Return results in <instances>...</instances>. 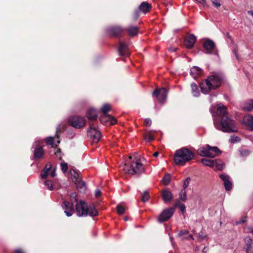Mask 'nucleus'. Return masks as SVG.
<instances>
[{
	"label": "nucleus",
	"mask_w": 253,
	"mask_h": 253,
	"mask_svg": "<svg viewBox=\"0 0 253 253\" xmlns=\"http://www.w3.org/2000/svg\"><path fill=\"white\" fill-rule=\"evenodd\" d=\"M213 118L215 128L224 132H234L238 131L235 121L230 118L226 107L219 104L210 110Z\"/></svg>",
	"instance_id": "1"
},
{
	"label": "nucleus",
	"mask_w": 253,
	"mask_h": 253,
	"mask_svg": "<svg viewBox=\"0 0 253 253\" xmlns=\"http://www.w3.org/2000/svg\"><path fill=\"white\" fill-rule=\"evenodd\" d=\"M224 79L222 74L215 73L208 77L200 84L201 92L204 94H208L212 89L220 86Z\"/></svg>",
	"instance_id": "2"
},
{
	"label": "nucleus",
	"mask_w": 253,
	"mask_h": 253,
	"mask_svg": "<svg viewBox=\"0 0 253 253\" xmlns=\"http://www.w3.org/2000/svg\"><path fill=\"white\" fill-rule=\"evenodd\" d=\"M132 157L129 156L126 163H123L120 165L122 170L128 174L133 175L134 174H140L144 170V167L138 159L131 161Z\"/></svg>",
	"instance_id": "3"
},
{
	"label": "nucleus",
	"mask_w": 253,
	"mask_h": 253,
	"mask_svg": "<svg viewBox=\"0 0 253 253\" xmlns=\"http://www.w3.org/2000/svg\"><path fill=\"white\" fill-rule=\"evenodd\" d=\"M194 157L192 152L186 148H182L176 151L174 160L175 164L179 166H184L187 162L190 161Z\"/></svg>",
	"instance_id": "4"
},
{
	"label": "nucleus",
	"mask_w": 253,
	"mask_h": 253,
	"mask_svg": "<svg viewBox=\"0 0 253 253\" xmlns=\"http://www.w3.org/2000/svg\"><path fill=\"white\" fill-rule=\"evenodd\" d=\"M222 152L216 146H211L207 144L205 147L198 149L197 153L202 157H208L213 158L221 155Z\"/></svg>",
	"instance_id": "5"
},
{
	"label": "nucleus",
	"mask_w": 253,
	"mask_h": 253,
	"mask_svg": "<svg viewBox=\"0 0 253 253\" xmlns=\"http://www.w3.org/2000/svg\"><path fill=\"white\" fill-rule=\"evenodd\" d=\"M77 194L75 192L72 193L70 195L71 203L64 201L62 204V208L64 210V212L68 217L72 216L74 212V207L78 202Z\"/></svg>",
	"instance_id": "6"
},
{
	"label": "nucleus",
	"mask_w": 253,
	"mask_h": 253,
	"mask_svg": "<svg viewBox=\"0 0 253 253\" xmlns=\"http://www.w3.org/2000/svg\"><path fill=\"white\" fill-rule=\"evenodd\" d=\"M42 140L36 139L32 146V152L34 159L37 160L41 159L44 154L43 145L41 144Z\"/></svg>",
	"instance_id": "7"
},
{
	"label": "nucleus",
	"mask_w": 253,
	"mask_h": 253,
	"mask_svg": "<svg viewBox=\"0 0 253 253\" xmlns=\"http://www.w3.org/2000/svg\"><path fill=\"white\" fill-rule=\"evenodd\" d=\"M70 125L76 128H80L84 126L86 124V120L84 117L73 116L69 119Z\"/></svg>",
	"instance_id": "8"
},
{
	"label": "nucleus",
	"mask_w": 253,
	"mask_h": 253,
	"mask_svg": "<svg viewBox=\"0 0 253 253\" xmlns=\"http://www.w3.org/2000/svg\"><path fill=\"white\" fill-rule=\"evenodd\" d=\"M77 214L78 216H86L88 214V208L87 204L84 201L77 203L76 206Z\"/></svg>",
	"instance_id": "9"
},
{
	"label": "nucleus",
	"mask_w": 253,
	"mask_h": 253,
	"mask_svg": "<svg viewBox=\"0 0 253 253\" xmlns=\"http://www.w3.org/2000/svg\"><path fill=\"white\" fill-rule=\"evenodd\" d=\"M173 208H169L164 210L159 215L158 220L160 223H163L169 219L174 212Z\"/></svg>",
	"instance_id": "10"
},
{
	"label": "nucleus",
	"mask_w": 253,
	"mask_h": 253,
	"mask_svg": "<svg viewBox=\"0 0 253 253\" xmlns=\"http://www.w3.org/2000/svg\"><path fill=\"white\" fill-rule=\"evenodd\" d=\"M88 135L92 138L94 142H98L101 137V132L93 124H90L89 128L87 130Z\"/></svg>",
	"instance_id": "11"
},
{
	"label": "nucleus",
	"mask_w": 253,
	"mask_h": 253,
	"mask_svg": "<svg viewBox=\"0 0 253 253\" xmlns=\"http://www.w3.org/2000/svg\"><path fill=\"white\" fill-rule=\"evenodd\" d=\"M153 96H155L161 103H163L167 96V90L164 87L157 88L153 92Z\"/></svg>",
	"instance_id": "12"
},
{
	"label": "nucleus",
	"mask_w": 253,
	"mask_h": 253,
	"mask_svg": "<svg viewBox=\"0 0 253 253\" xmlns=\"http://www.w3.org/2000/svg\"><path fill=\"white\" fill-rule=\"evenodd\" d=\"M124 32V29L120 26H112L107 29V33L109 35L115 37L121 35Z\"/></svg>",
	"instance_id": "13"
},
{
	"label": "nucleus",
	"mask_w": 253,
	"mask_h": 253,
	"mask_svg": "<svg viewBox=\"0 0 253 253\" xmlns=\"http://www.w3.org/2000/svg\"><path fill=\"white\" fill-rule=\"evenodd\" d=\"M118 52L121 56H128L129 52L128 51V45L125 42L120 41L119 42Z\"/></svg>",
	"instance_id": "14"
},
{
	"label": "nucleus",
	"mask_w": 253,
	"mask_h": 253,
	"mask_svg": "<svg viewBox=\"0 0 253 253\" xmlns=\"http://www.w3.org/2000/svg\"><path fill=\"white\" fill-rule=\"evenodd\" d=\"M100 122L102 124H105L109 122L113 125L117 123V119L108 114H103L100 118Z\"/></svg>",
	"instance_id": "15"
},
{
	"label": "nucleus",
	"mask_w": 253,
	"mask_h": 253,
	"mask_svg": "<svg viewBox=\"0 0 253 253\" xmlns=\"http://www.w3.org/2000/svg\"><path fill=\"white\" fill-rule=\"evenodd\" d=\"M219 177L224 182V185L226 190H230L232 188V183L230 180V177L225 174H221L219 175Z\"/></svg>",
	"instance_id": "16"
},
{
	"label": "nucleus",
	"mask_w": 253,
	"mask_h": 253,
	"mask_svg": "<svg viewBox=\"0 0 253 253\" xmlns=\"http://www.w3.org/2000/svg\"><path fill=\"white\" fill-rule=\"evenodd\" d=\"M243 123L251 130L253 131V115L251 114L245 115L243 119Z\"/></svg>",
	"instance_id": "17"
},
{
	"label": "nucleus",
	"mask_w": 253,
	"mask_h": 253,
	"mask_svg": "<svg viewBox=\"0 0 253 253\" xmlns=\"http://www.w3.org/2000/svg\"><path fill=\"white\" fill-rule=\"evenodd\" d=\"M196 40L195 36L193 34H190L185 38L184 44L187 48H191L193 47Z\"/></svg>",
	"instance_id": "18"
},
{
	"label": "nucleus",
	"mask_w": 253,
	"mask_h": 253,
	"mask_svg": "<svg viewBox=\"0 0 253 253\" xmlns=\"http://www.w3.org/2000/svg\"><path fill=\"white\" fill-rule=\"evenodd\" d=\"M204 48L207 50V54H211L215 47L214 42L211 40L206 41L203 44Z\"/></svg>",
	"instance_id": "19"
},
{
	"label": "nucleus",
	"mask_w": 253,
	"mask_h": 253,
	"mask_svg": "<svg viewBox=\"0 0 253 253\" xmlns=\"http://www.w3.org/2000/svg\"><path fill=\"white\" fill-rule=\"evenodd\" d=\"M151 4L148 3L147 2H142L139 6V10L144 13L148 12L151 9Z\"/></svg>",
	"instance_id": "20"
},
{
	"label": "nucleus",
	"mask_w": 253,
	"mask_h": 253,
	"mask_svg": "<svg viewBox=\"0 0 253 253\" xmlns=\"http://www.w3.org/2000/svg\"><path fill=\"white\" fill-rule=\"evenodd\" d=\"M75 183L77 189L80 193H84L86 192L87 187L84 181L79 180Z\"/></svg>",
	"instance_id": "21"
},
{
	"label": "nucleus",
	"mask_w": 253,
	"mask_h": 253,
	"mask_svg": "<svg viewBox=\"0 0 253 253\" xmlns=\"http://www.w3.org/2000/svg\"><path fill=\"white\" fill-rule=\"evenodd\" d=\"M66 128V125L64 123H62L59 124L57 127H56V134L55 136V138L57 139V142L58 144L60 143V140H59L60 133L65 130Z\"/></svg>",
	"instance_id": "22"
},
{
	"label": "nucleus",
	"mask_w": 253,
	"mask_h": 253,
	"mask_svg": "<svg viewBox=\"0 0 253 253\" xmlns=\"http://www.w3.org/2000/svg\"><path fill=\"white\" fill-rule=\"evenodd\" d=\"M86 116L88 119L92 121H94L97 119V111L94 109L90 108L88 110L86 113Z\"/></svg>",
	"instance_id": "23"
},
{
	"label": "nucleus",
	"mask_w": 253,
	"mask_h": 253,
	"mask_svg": "<svg viewBox=\"0 0 253 253\" xmlns=\"http://www.w3.org/2000/svg\"><path fill=\"white\" fill-rule=\"evenodd\" d=\"M245 242L246 245V252L247 253H253V250H252V244L253 243L252 239L247 237L245 239Z\"/></svg>",
	"instance_id": "24"
},
{
	"label": "nucleus",
	"mask_w": 253,
	"mask_h": 253,
	"mask_svg": "<svg viewBox=\"0 0 253 253\" xmlns=\"http://www.w3.org/2000/svg\"><path fill=\"white\" fill-rule=\"evenodd\" d=\"M202 69L198 66H193L190 70V74L196 79L197 76L202 74Z\"/></svg>",
	"instance_id": "25"
},
{
	"label": "nucleus",
	"mask_w": 253,
	"mask_h": 253,
	"mask_svg": "<svg viewBox=\"0 0 253 253\" xmlns=\"http://www.w3.org/2000/svg\"><path fill=\"white\" fill-rule=\"evenodd\" d=\"M163 199L165 202H170L172 199L171 193L169 190H164L162 192Z\"/></svg>",
	"instance_id": "26"
},
{
	"label": "nucleus",
	"mask_w": 253,
	"mask_h": 253,
	"mask_svg": "<svg viewBox=\"0 0 253 253\" xmlns=\"http://www.w3.org/2000/svg\"><path fill=\"white\" fill-rule=\"evenodd\" d=\"M244 111H251L253 109V100H247L242 106Z\"/></svg>",
	"instance_id": "27"
},
{
	"label": "nucleus",
	"mask_w": 253,
	"mask_h": 253,
	"mask_svg": "<svg viewBox=\"0 0 253 253\" xmlns=\"http://www.w3.org/2000/svg\"><path fill=\"white\" fill-rule=\"evenodd\" d=\"M155 132L154 130H147L144 135L145 139L147 142H150L154 140V133Z\"/></svg>",
	"instance_id": "28"
},
{
	"label": "nucleus",
	"mask_w": 253,
	"mask_h": 253,
	"mask_svg": "<svg viewBox=\"0 0 253 253\" xmlns=\"http://www.w3.org/2000/svg\"><path fill=\"white\" fill-rule=\"evenodd\" d=\"M51 166L50 164H47L43 170L41 172V177L42 178H45L49 174V171L50 170Z\"/></svg>",
	"instance_id": "29"
},
{
	"label": "nucleus",
	"mask_w": 253,
	"mask_h": 253,
	"mask_svg": "<svg viewBox=\"0 0 253 253\" xmlns=\"http://www.w3.org/2000/svg\"><path fill=\"white\" fill-rule=\"evenodd\" d=\"M201 163L206 166L213 168L214 166V161L211 159L203 158L201 159Z\"/></svg>",
	"instance_id": "30"
},
{
	"label": "nucleus",
	"mask_w": 253,
	"mask_h": 253,
	"mask_svg": "<svg viewBox=\"0 0 253 253\" xmlns=\"http://www.w3.org/2000/svg\"><path fill=\"white\" fill-rule=\"evenodd\" d=\"M127 32L131 36H136L138 32V28L137 26H130L127 29Z\"/></svg>",
	"instance_id": "31"
},
{
	"label": "nucleus",
	"mask_w": 253,
	"mask_h": 253,
	"mask_svg": "<svg viewBox=\"0 0 253 253\" xmlns=\"http://www.w3.org/2000/svg\"><path fill=\"white\" fill-rule=\"evenodd\" d=\"M191 87L193 95L195 97L199 96L200 95V92L197 85L195 83H193L191 84Z\"/></svg>",
	"instance_id": "32"
},
{
	"label": "nucleus",
	"mask_w": 253,
	"mask_h": 253,
	"mask_svg": "<svg viewBox=\"0 0 253 253\" xmlns=\"http://www.w3.org/2000/svg\"><path fill=\"white\" fill-rule=\"evenodd\" d=\"M214 166L219 170H222L225 168V164L220 159L214 160Z\"/></svg>",
	"instance_id": "33"
},
{
	"label": "nucleus",
	"mask_w": 253,
	"mask_h": 253,
	"mask_svg": "<svg viewBox=\"0 0 253 253\" xmlns=\"http://www.w3.org/2000/svg\"><path fill=\"white\" fill-rule=\"evenodd\" d=\"M71 177L74 182L78 181L79 178V174L74 169L70 170Z\"/></svg>",
	"instance_id": "34"
},
{
	"label": "nucleus",
	"mask_w": 253,
	"mask_h": 253,
	"mask_svg": "<svg viewBox=\"0 0 253 253\" xmlns=\"http://www.w3.org/2000/svg\"><path fill=\"white\" fill-rule=\"evenodd\" d=\"M111 109V106L109 104H104L101 109V111L103 113V114H107L108 112Z\"/></svg>",
	"instance_id": "35"
},
{
	"label": "nucleus",
	"mask_w": 253,
	"mask_h": 253,
	"mask_svg": "<svg viewBox=\"0 0 253 253\" xmlns=\"http://www.w3.org/2000/svg\"><path fill=\"white\" fill-rule=\"evenodd\" d=\"M88 213L90 216H95L98 214V212L94 207H90L88 208Z\"/></svg>",
	"instance_id": "36"
},
{
	"label": "nucleus",
	"mask_w": 253,
	"mask_h": 253,
	"mask_svg": "<svg viewBox=\"0 0 253 253\" xmlns=\"http://www.w3.org/2000/svg\"><path fill=\"white\" fill-rule=\"evenodd\" d=\"M149 199V194L147 191H144L142 195L141 200L143 202H146Z\"/></svg>",
	"instance_id": "37"
},
{
	"label": "nucleus",
	"mask_w": 253,
	"mask_h": 253,
	"mask_svg": "<svg viewBox=\"0 0 253 253\" xmlns=\"http://www.w3.org/2000/svg\"><path fill=\"white\" fill-rule=\"evenodd\" d=\"M170 180V175L169 174H166L163 178L162 181L164 184L168 185Z\"/></svg>",
	"instance_id": "38"
},
{
	"label": "nucleus",
	"mask_w": 253,
	"mask_h": 253,
	"mask_svg": "<svg viewBox=\"0 0 253 253\" xmlns=\"http://www.w3.org/2000/svg\"><path fill=\"white\" fill-rule=\"evenodd\" d=\"M117 212L118 213V214H122L125 212V209L122 205H118L117 206Z\"/></svg>",
	"instance_id": "39"
},
{
	"label": "nucleus",
	"mask_w": 253,
	"mask_h": 253,
	"mask_svg": "<svg viewBox=\"0 0 253 253\" xmlns=\"http://www.w3.org/2000/svg\"><path fill=\"white\" fill-rule=\"evenodd\" d=\"M46 143L47 145H51L52 147H53L54 144V138L50 136L46 138Z\"/></svg>",
	"instance_id": "40"
},
{
	"label": "nucleus",
	"mask_w": 253,
	"mask_h": 253,
	"mask_svg": "<svg viewBox=\"0 0 253 253\" xmlns=\"http://www.w3.org/2000/svg\"><path fill=\"white\" fill-rule=\"evenodd\" d=\"M61 168L62 171L63 173H65L67 172L68 169V166L67 163H61Z\"/></svg>",
	"instance_id": "41"
},
{
	"label": "nucleus",
	"mask_w": 253,
	"mask_h": 253,
	"mask_svg": "<svg viewBox=\"0 0 253 253\" xmlns=\"http://www.w3.org/2000/svg\"><path fill=\"white\" fill-rule=\"evenodd\" d=\"M45 185L47 186L48 189L52 190L53 189V183L51 180H46L44 182Z\"/></svg>",
	"instance_id": "42"
},
{
	"label": "nucleus",
	"mask_w": 253,
	"mask_h": 253,
	"mask_svg": "<svg viewBox=\"0 0 253 253\" xmlns=\"http://www.w3.org/2000/svg\"><path fill=\"white\" fill-rule=\"evenodd\" d=\"M240 154L243 157H246L249 155L250 152L247 149H242L240 151Z\"/></svg>",
	"instance_id": "43"
},
{
	"label": "nucleus",
	"mask_w": 253,
	"mask_h": 253,
	"mask_svg": "<svg viewBox=\"0 0 253 253\" xmlns=\"http://www.w3.org/2000/svg\"><path fill=\"white\" fill-rule=\"evenodd\" d=\"M180 198L183 201H185L186 200V193L185 190H182L180 193Z\"/></svg>",
	"instance_id": "44"
},
{
	"label": "nucleus",
	"mask_w": 253,
	"mask_h": 253,
	"mask_svg": "<svg viewBox=\"0 0 253 253\" xmlns=\"http://www.w3.org/2000/svg\"><path fill=\"white\" fill-rule=\"evenodd\" d=\"M190 177H187L185 180V181H184V183H183V190H185L189 185V183H190Z\"/></svg>",
	"instance_id": "45"
},
{
	"label": "nucleus",
	"mask_w": 253,
	"mask_h": 253,
	"mask_svg": "<svg viewBox=\"0 0 253 253\" xmlns=\"http://www.w3.org/2000/svg\"><path fill=\"white\" fill-rule=\"evenodd\" d=\"M213 5L217 8L221 6L219 0H211Z\"/></svg>",
	"instance_id": "46"
},
{
	"label": "nucleus",
	"mask_w": 253,
	"mask_h": 253,
	"mask_svg": "<svg viewBox=\"0 0 253 253\" xmlns=\"http://www.w3.org/2000/svg\"><path fill=\"white\" fill-rule=\"evenodd\" d=\"M144 124L146 126H150L151 125L152 121L149 118H146L144 121Z\"/></svg>",
	"instance_id": "47"
},
{
	"label": "nucleus",
	"mask_w": 253,
	"mask_h": 253,
	"mask_svg": "<svg viewBox=\"0 0 253 253\" xmlns=\"http://www.w3.org/2000/svg\"><path fill=\"white\" fill-rule=\"evenodd\" d=\"M247 221V217H243L241 218L239 220L237 221L236 222V224H240L244 223Z\"/></svg>",
	"instance_id": "48"
},
{
	"label": "nucleus",
	"mask_w": 253,
	"mask_h": 253,
	"mask_svg": "<svg viewBox=\"0 0 253 253\" xmlns=\"http://www.w3.org/2000/svg\"><path fill=\"white\" fill-rule=\"evenodd\" d=\"M198 238L199 240H203L206 238V236L202 232H200L198 234Z\"/></svg>",
	"instance_id": "49"
},
{
	"label": "nucleus",
	"mask_w": 253,
	"mask_h": 253,
	"mask_svg": "<svg viewBox=\"0 0 253 253\" xmlns=\"http://www.w3.org/2000/svg\"><path fill=\"white\" fill-rule=\"evenodd\" d=\"M189 233V231L188 230H181L179 231L178 236L179 237H181L184 235H187Z\"/></svg>",
	"instance_id": "50"
},
{
	"label": "nucleus",
	"mask_w": 253,
	"mask_h": 253,
	"mask_svg": "<svg viewBox=\"0 0 253 253\" xmlns=\"http://www.w3.org/2000/svg\"><path fill=\"white\" fill-rule=\"evenodd\" d=\"M179 209L183 213L185 211V207L184 204L179 203L178 204Z\"/></svg>",
	"instance_id": "51"
},
{
	"label": "nucleus",
	"mask_w": 253,
	"mask_h": 253,
	"mask_svg": "<svg viewBox=\"0 0 253 253\" xmlns=\"http://www.w3.org/2000/svg\"><path fill=\"white\" fill-rule=\"evenodd\" d=\"M101 191L99 189H96L95 191V195L96 197H99L101 196Z\"/></svg>",
	"instance_id": "52"
},
{
	"label": "nucleus",
	"mask_w": 253,
	"mask_h": 253,
	"mask_svg": "<svg viewBox=\"0 0 253 253\" xmlns=\"http://www.w3.org/2000/svg\"><path fill=\"white\" fill-rule=\"evenodd\" d=\"M198 3L202 4L203 6L207 5L206 0H198Z\"/></svg>",
	"instance_id": "53"
},
{
	"label": "nucleus",
	"mask_w": 253,
	"mask_h": 253,
	"mask_svg": "<svg viewBox=\"0 0 253 253\" xmlns=\"http://www.w3.org/2000/svg\"><path fill=\"white\" fill-rule=\"evenodd\" d=\"M239 140H240V138L239 137H237V136H236V137H234L231 138V141L233 142H238Z\"/></svg>",
	"instance_id": "54"
},
{
	"label": "nucleus",
	"mask_w": 253,
	"mask_h": 253,
	"mask_svg": "<svg viewBox=\"0 0 253 253\" xmlns=\"http://www.w3.org/2000/svg\"><path fill=\"white\" fill-rule=\"evenodd\" d=\"M183 239L188 240L189 239H191L192 240H194V238H193V236L192 235H189L187 237H183Z\"/></svg>",
	"instance_id": "55"
},
{
	"label": "nucleus",
	"mask_w": 253,
	"mask_h": 253,
	"mask_svg": "<svg viewBox=\"0 0 253 253\" xmlns=\"http://www.w3.org/2000/svg\"><path fill=\"white\" fill-rule=\"evenodd\" d=\"M14 253H24L20 249H16L14 251Z\"/></svg>",
	"instance_id": "56"
},
{
	"label": "nucleus",
	"mask_w": 253,
	"mask_h": 253,
	"mask_svg": "<svg viewBox=\"0 0 253 253\" xmlns=\"http://www.w3.org/2000/svg\"><path fill=\"white\" fill-rule=\"evenodd\" d=\"M233 52H234L236 58L239 60V58L238 55L237 54V50L236 49H234L233 51Z\"/></svg>",
	"instance_id": "57"
},
{
	"label": "nucleus",
	"mask_w": 253,
	"mask_h": 253,
	"mask_svg": "<svg viewBox=\"0 0 253 253\" xmlns=\"http://www.w3.org/2000/svg\"><path fill=\"white\" fill-rule=\"evenodd\" d=\"M214 97H216V95H210L209 96V100L211 102H212V98Z\"/></svg>",
	"instance_id": "58"
},
{
	"label": "nucleus",
	"mask_w": 253,
	"mask_h": 253,
	"mask_svg": "<svg viewBox=\"0 0 253 253\" xmlns=\"http://www.w3.org/2000/svg\"><path fill=\"white\" fill-rule=\"evenodd\" d=\"M55 170L53 169L52 171H51L50 175L52 177H54L55 175Z\"/></svg>",
	"instance_id": "59"
},
{
	"label": "nucleus",
	"mask_w": 253,
	"mask_h": 253,
	"mask_svg": "<svg viewBox=\"0 0 253 253\" xmlns=\"http://www.w3.org/2000/svg\"><path fill=\"white\" fill-rule=\"evenodd\" d=\"M169 50H170L172 52H174L176 50V48L170 47V48H169Z\"/></svg>",
	"instance_id": "60"
},
{
	"label": "nucleus",
	"mask_w": 253,
	"mask_h": 253,
	"mask_svg": "<svg viewBox=\"0 0 253 253\" xmlns=\"http://www.w3.org/2000/svg\"><path fill=\"white\" fill-rule=\"evenodd\" d=\"M248 13L249 14L251 15L253 17V11H252V10L248 11Z\"/></svg>",
	"instance_id": "61"
},
{
	"label": "nucleus",
	"mask_w": 253,
	"mask_h": 253,
	"mask_svg": "<svg viewBox=\"0 0 253 253\" xmlns=\"http://www.w3.org/2000/svg\"><path fill=\"white\" fill-rule=\"evenodd\" d=\"M158 155H159V152H156L155 153H154L153 156L157 157L158 156Z\"/></svg>",
	"instance_id": "62"
},
{
	"label": "nucleus",
	"mask_w": 253,
	"mask_h": 253,
	"mask_svg": "<svg viewBox=\"0 0 253 253\" xmlns=\"http://www.w3.org/2000/svg\"><path fill=\"white\" fill-rule=\"evenodd\" d=\"M169 239H170V241L171 242L172 244H173V238L172 237H171V236H170L169 237Z\"/></svg>",
	"instance_id": "63"
},
{
	"label": "nucleus",
	"mask_w": 253,
	"mask_h": 253,
	"mask_svg": "<svg viewBox=\"0 0 253 253\" xmlns=\"http://www.w3.org/2000/svg\"><path fill=\"white\" fill-rule=\"evenodd\" d=\"M54 149L56 150V152H55V154H56V153H58V152H60V149H55L54 148Z\"/></svg>",
	"instance_id": "64"
}]
</instances>
